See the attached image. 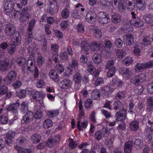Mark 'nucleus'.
<instances>
[{"mask_svg": "<svg viewBox=\"0 0 153 153\" xmlns=\"http://www.w3.org/2000/svg\"><path fill=\"white\" fill-rule=\"evenodd\" d=\"M90 48L92 51H97L101 48L103 47V45L101 43H97L95 41L91 42L90 44Z\"/></svg>", "mask_w": 153, "mask_h": 153, "instance_id": "2eb2a0df", "label": "nucleus"}, {"mask_svg": "<svg viewBox=\"0 0 153 153\" xmlns=\"http://www.w3.org/2000/svg\"><path fill=\"white\" fill-rule=\"evenodd\" d=\"M35 64V60H28L27 61V65L28 67V70L30 71H32L34 70L33 68Z\"/></svg>", "mask_w": 153, "mask_h": 153, "instance_id": "c85d7f7f", "label": "nucleus"}, {"mask_svg": "<svg viewBox=\"0 0 153 153\" xmlns=\"http://www.w3.org/2000/svg\"><path fill=\"white\" fill-rule=\"evenodd\" d=\"M134 91L136 94H140L143 91V88L141 85H138L135 87Z\"/></svg>", "mask_w": 153, "mask_h": 153, "instance_id": "bf43d9fd", "label": "nucleus"}, {"mask_svg": "<svg viewBox=\"0 0 153 153\" xmlns=\"http://www.w3.org/2000/svg\"><path fill=\"white\" fill-rule=\"evenodd\" d=\"M55 69L58 73H61L64 70L63 67L60 64H57L56 65Z\"/></svg>", "mask_w": 153, "mask_h": 153, "instance_id": "0e129e2a", "label": "nucleus"}, {"mask_svg": "<svg viewBox=\"0 0 153 153\" xmlns=\"http://www.w3.org/2000/svg\"><path fill=\"white\" fill-rule=\"evenodd\" d=\"M87 70L90 74H93L95 71L96 69L95 67L93 65L91 62H88L87 63Z\"/></svg>", "mask_w": 153, "mask_h": 153, "instance_id": "cd10ccee", "label": "nucleus"}, {"mask_svg": "<svg viewBox=\"0 0 153 153\" xmlns=\"http://www.w3.org/2000/svg\"><path fill=\"white\" fill-rule=\"evenodd\" d=\"M118 58L120 59L122 58L126 54L124 51L121 49H118L116 50Z\"/></svg>", "mask_w": 153, "mask_h": 153, "instance_id": "37998d69", "label": "nucleus"}, {"mask_svg": "<svg viewBox=\"0 0 153 153\" xmlns=\"http://www.w3.org/2000/svg\"><path fill=\"white\" fill-rule=\"evenodd\" d=\"M92 59L94 63L98 64L101 61V56L97 53H95L93 56Z\"/></svg>", "mask_w": 153, "mask_h": 153, "instance_id": "473e14b6", "label": "nucleus"}, {"mask_svg": "<svg viewBox=\"0 0 153 153\" xmlns=\"http://www.w3.org/2000/svg\"><path fill=\"white\" fill-rule=\"evenodd\" d=\"M43 116V113L39 109H38L36 111L35 114H34V117L36 119H40Z\"/></svg>", "mask_w": 153, "mask_h": 153, "instance_id": "49530a36", "label": "nucleus"}, {"mask_svg": "<svg viewBox=\"0 0 153 153\" xmlns=\"http://www.w3.org/2000/svg\"><path fill=\"white\" fill-rule=\"evenodd\" d=\"M134 20H132L128 23L127 26L126 25L121 28L122 33H127L130 31H132L134 30Z\"/></svg>", "mask_w": 153, "mask_h": 153, "instance_id": "9d476101", "label": "nucleus"}, {"mask_svg": "<svg viewBox=\"0 0 153 153\" xmlns=\"http://www.w3.org/2000/svg\"><path fill=\"white\" fill-rule=\"evenodd\" d=\"M81 45L82 49L85 52H86V54H88L87 52L89 50L90 48V45L86 41H83L81 43Z\"/></svg>", "mask_w": 153, "mask_h": 153, "instance_id": "412c9836", "label": "nucleus"}, {"mask_svg": "<svg viewBox=\"0 0 153 153\" xmlns=\"http://www.w3.org/2000/svg\"><path fill=\"white\" fill-rule=\"evenodd\" d=\"M21 111L25 113L28 109V103L26 101H24L22 102L21 104Z\"/></svg>", "mask_w": 153, "mask_h": 153, "instance_id": "58836bf2", "label": "nucleus"}, {"mask_svg": "<svg viewBox=\"0 0 153 153\" xmlns=\"http://www.w3.org/2000/svg\"><path fill=\"white\" fill-rule=\"evenodd\" d=\"M125 92L124 91H120L116 94L115 97L117 100H119L120 99L123 98L125 96Z\"/></svg>", "mask_w": 153, "mask_h": 153, "instance_id": "052dcab7", "label": "nucleus"}, {"mask_svg": "<svg viewBox=\"0 0 153 153\" xmlns=\"http://www.w3.org/2000/svg\"><path fill=\"white\" fill-rule=\"evenodd\" d=\"M133 142L130 141L125 143L124 146V151L125 153H130L132 149Z\"/></svg>", "mask_w": 153, "mask_h": 153, "instance_id": "6ab92c4d", "label": "nucleus"}, {"mask_svg": "<svg viewBox=\"0 0 153 153\" xmlns=\"http://www.w3.org/2000/svg\"><path fill=\"white\" fill-rule=\"evenodd\" d=\"M145 22L148 24L153 22V16L150 14H146L143 16Z\"/></svg>", "mask_w": 153, "mask_h": 153, "instance_id": "e433bc0d", "label": "nucleus"}, {"mask_svg": "<svg viewBox=\"0 0 153 153\" xmlns=\"http://www.w3.org/2000/svg\"><path fill=\"white\" fill-rule=\"evenodd\" d=\"M153 67V60L150 61L146 64L137 63L135 66L136 72H138L142 69L150 68Z\"/></svg>", "mask_w": 153, "mask_h": 153, "instance_id": "423d86ee", "label": "nucleus"}, {"mask_svg": "<svg viewBox=\"0 0 153 153\" xmlns=\"http://www.w3.org/2000/svg\"><path fill=\"white\" fill-rule=\"evenodd\" d=\"M27 35L25 38V43L26 44H28L31 42L33 40V36L32 31L27 32Z\"/></svg>", "mask_w": 153, "mask_h": 153, "instance_id": "a878e982", "label": "nucleus"}, {"mask_svg": "<svg viewBox=\"0 0 153 153\" xmlns=\"http://www.w3.org/2000/svg\"><path fill=\"white\" fill-rule=\"evenodd\" d=\"M13 10L12 2L9 1H7L4 4V13L7 15L10 16V14L12 15V12Z\"/></svg>", "mask_w": 153, "mask_h": 153, "instance_id": "9b49d317", "label": "nucleus"}, {"mask_svg": "<svg viewBox=\"0 0 153 153\" xmlns=\"http://www.w3.org/2000/svg\"><path fill=\"white\" fill-rule=\"evenodd\" d=\"M123 105L122 103L119 101H117L113 104L114 108L115 110H120L123 107Z\"/></svg>", "mask_w": 153, "mask_h": 153, "instance_id": "a19ab883", "label": "nucleus"}, {"mask_svg": "<svg viewBox=\"0 0 153 153\" xmlns=\"http://www.w3.org/2000/svg\"><path fill=\"white\" fill-rule=\"evenodd\" d=\"M91 95L92 98L95 100H98L100 97V92L97 90L93 91L91 93Z\"/></svg>", "mask_w": 153, "mask_h": 153, "instance_id": "f704fd0d", "label": "nucleus"}, {"mask_svg": "<svg viewBox=\"0 0 153 153\" xmlns=\"http://www.w3.org/2000/svg\"><path fill=\"white\" fill-rule=\"evenodd\" d=\"M113 85H117L118 86L121 87L123 84V82L117 77H114L112 80Z\"/></svg>", "mask_w": 153, "mask_h": 153, "instance_id": "bb28decb", "label": "nucleus"}, {"mask_svg": "<svg viewBox=\"0 0 153 153\" xmlns=\"http://www.w3.org/2000/svg\"><path fill=\"white\" fill-rule=\"evenodd\" d=\"M144 74L143 73L139 74L136 77V82L138 83L141 82L144 80Z\"/></svg>", "mask_w": 153, "mask_h": 153, "instance_id": "603ef678", "label": "nucleus"}, {"mask_svg": "<svg viewBox=\"0 0 153 153\" xmlns=\"http://www.w3.org/2000/svg\"><path fill=\"white\" fill-rule=\"evenodd\" d=\"M150 39L148 36H145L142 40V44L144 45H148L151 44Z\"/></svg>", "mask_w": 153, "mask_h": 153, "instance_id": "09e8293b", "label": "nucleus"}, {"mask_svg": "<svg viewBox=\"0 0 153 153\" xmlns=\"http://www.w3.org/2000/svg\"><path fill=\"white\" fill-rule=\"evenodd\" d=\"M78 121L77 123V126L78 128L80 130L82 129V128H85L87 126L88 124V122L86 120H85L83 122H80V120L78 119Z\"/></svg>", "mask_w": 153, "mask_h": 153, "instance_id": "4be33fe9", "label": "nucleus"}, {"mask_svg": "<svg viewBox=\"0 0 153 153\" xmlns=\"http://www.w3.org/2000/svg\"><path fill=\"white\" fill-rule=\"evenodd\" d=\"M147 90L148 93L150 94L153 93V82L149 84L147 87Z\"/></svg>", "mask_w": 153, "mask_h": 153, "instance_id": "774afa93", "label": "nucleus"}, {"mask_svg": "<svg viewBox=\"0 0 153 153\" xmlns=\"http://www.w3.org/2000/svg\"><path fill=\"white\" fill-rule=\"evenodd\" d=\"M36 21L34 19H32L30 21L29 23V26L27 30L28 32L32 31V30L33 29L34 27L35 23Z\"/></svg>", "mask_w": 153, "mask_h": 153, "instance_id": "4d7b16f0", "label": "nucleus"}, {"mask_svg": "<svg viewBox=\"0 0 153 153\" xmlns=\"http://www.w3.org/2000/svg\"><path fill=\"white\" fill-rule=\"evenodd\" d=\"M114 62L113 60L108 62L106 65V69H109V71L107 73L108 77H111L114 74L116 71L115 68L114 67Z\"/></svg>", "mask_w": 153, "mask_h": 153, "instance_id": "7ed1b4c3", "label": "nucleus"}, {"mask_svg": "<svg viewBox=\"0 0 153 153\" xmlns=\"http://www.w3.org/2000/svg\"><path fill=\"white\" fill-rule=\"evenodd\" d=\"M5 142L8 145H9L10 143H11L10 140V142L9 143V141L7 140H6L5 141L2 139H0V150H1L5 147Z\"/></svg>", "mask_w": 153, "mask_h": 153, "instance_id": "3c124183", "label": "nucleus"}, {"mask_svg": "<svg viewBox=\"0 0 153 153\" xmlns=\"http://www.w3.org/2000/svg\"><path fill=\"white\" fill-rule=\"evenodd\" d=\"M51 78L55 80L57 79L58 75L57 73L54 70L50 71L49 73Z\"/></svg>", "mask_w": 153, "mask_h": 153, "instance_id": "4c0bfd02", "label": "nucleus"}, {"mask_svg": "<svg viewBox=\"0 0 153 153\" xmlns=\"http://www.w3.org/2000/svg\"><path fill=\"white\" fill-rule=\"evenodd\" d=\"M32 9L31 6H27L24 8L21 13V16L19 19V21L22 23H24L27 21L30 16L29 12Z\"/></svg>", "mask_w": 153, "mask_h": 153, "instance_id": "f257e3e1", "label": "nucleus"}, {"mask_svg": "<svg viewBox=\"0 0 153 153\" xmlns=\"http://www.w3.org/2000/svg\"><path fill=\"white\" fill-rule=\"evenodd\" d=\"M28 49L30 52H36L38 49V46L36 44L32 43L29 45Z\"/></svg>", "mask_w": 153, "mask_h": 153, "instance_id": "5fc2aeb1", "label": "nucleus"}, {"mask_svg": "<svg viewBox=\"0 0 153 153\" xmlns=\"http://www.w3.org/2000/svg\"><path fill=\"white\" fill-rule=\"evenodd\" d=\"M16 95L20 98H23L26 95V90H21L16 92Z\"/></svg>", "mask_w": 153, "mask_h": 153, "instance_id": "a18cd8bd", "label": "nucleus"}, {"mask_svg": "<svg viewBox=\"0 0 153 153\" xmlns=\"http://www.w3.org/2000/svg\"><path fill=\"white\" fill-rule=\"evenodd\" d=\"M114 44L117 47L120 48L122 46L123 42L120 38H117L116 39Z\"/></svg>", "mask_w": 153, "mask_h": 153, "instance_id": "338daca9", "label": "nucleus"}, {"mask_svg": "<svg viewBox=\"0 0 153 153\" xmlns=\"http://www.w3.org/2000/svg\"><path fill=\"white\" fill-rule=\"evenodd\" d=\"M71 84V81L69 79H66L61 82L60 86L62 88L66 89L70 87Z\"/></svg>", "mask_w": 153, "mask_h": 153, "instance_id": "f3484780", "label": "nucleus"}, {"mask_svg": "<svg viewBox=\"0 0 153 153\" xmlns=\"http://www.w3.org/2000/svg\"><path fill=\"white\" fill-rule=\"evenodd\" d=\"M126 110L125 109L117 112L115 115L117 120V121H122L124 120L126 116Z\"/></svg>", "mask_w": 153, "mask_h": 153, "instance_id": "ddd939ff", "label": "nucleus"}, {"mask_svg": "<svg viewBox=\"0 0 153 153\" xmlns=\"http://www.w3.org/2000/svg\"><path fill=\"white\" fill-rule=\"evenodd\" d=\"M104 82V80L103 78L99 77L95 81L94 85L96 86H99L103 83Z\"/></svg>", "mask_w": 153, "mask_h": 153, "instance_id": "6e6d98bb", "label": "nucleus"}, {"mask_svg": "<svg viewBox=\"0 0 153 153\" xmlns=\"http://www.w3.org/2000/svg\"><path fill=\"white\" fill-rule=\"evenodd\" d=\"M70 15V10L67 8L63 9L62 11L61 16L63 19H66L68 18Z\"/></svg>", "mask_w": 153, "mask_h": 153, "instance_id": "5701e85b", "label": "nucleus"}, {"mask_svg": "<svg viewBox=\"0 0 153 153\" xmlns=\"http://www.w3.org/2000/svg\"><path fill=\"white\" fill-rule=\"evenodd\" d=\"M34 118V114L32 111H28L23 116V120L24 123H29L32 122Z\"/></svg>", "mask_w": 153, "mask_h": 153, "instance_id": "f8f14e48", "label": "nucleus"}, {"mask_svg": "<svg viewBox=\"0 0 153 153\" xmlns=\"http://www.w3.org/2000/svg\"><path fill=\"white\" fill-rule=\"evenodd\" d=\"M110 87L106 86L101 88L102 95L104 98H107L109 96V92L111 90Z\"/></svg>", "mask_w": 153, "mask_h": 153, "instance_id": "a211bd4d", "label": "nucleus"}, {"mask_svg": "<svg viewBox=\"0 0 153 153\" xmlns=\"http://www.w3.org/2000/svg\"><path fill=\"white\" fill-rule=\"evenodd\" d=\"M8 49V53L10 54H13L16 50V45H11L10 47H9Z\"/></svg>", "mask_w": 153, "mask_h": 153, "instance_id": "8fccbe9b", "label": "nucleus"}, {"mask_svg": "<svg viewBox=\"0 0 153 153\" xmlns=\"http://www.w3.org/2000/svg\"><path fill=\"white\" fill-rule=\"evenodd\" d=\"M97 17V15L94 12L90 11L87 14L86 20L89 23H93L96 21Z\"/></svg>", "mask_w": 153, "mask_h": 153, "instance_id": "6e6552de", "label": "nucleus"}, {"mask_svg": "<svg viewBox=\"0 0 153 153\" xmlns=\"http://www.w3.org/2000/svg\"><path fill=\"white\" fill-rule=\"evenodd\" d=\"M136 5L139 9L143 10L145 8V5L144 0H136Z\"/></svg>", "mask_w": 153, "mask_h": 153, "instance_id": "c756f323", "label": "nucleus"}, {"mask_svg": "<svg viewBox=\"0 0 153 153\" xmlns=\"http://www.w3.org/2000/svg\"><path fill=\"white\" fill-rule=\"evenodd\" d=\"M41 137L39 134H33L31 137V140L33 143H36L39 142Z\"/></svg>", "mask_w": 153, "mask_h": 153, "instance_id": "393cba45", "label": "nucleus"}, {"mask_svg": "<svg viewBox=\"0 0 153 153\" xmlns=\"http://www.w3.org/2000/svg\"><path fill=\"white\" fill-rule=\"evenodd\" d=\"M16 72L15 71H11L7 74L4 81L7 84H10L16 79Z\"/></svg>", "mask_w": 153, "mask_h": 153, "instance_id": "39448f33", "label": "nucleus"}, {"mask_svg": "<svg viewBox=\"0 0 153 153\" xmlns=\"http://www.w3.org/2000/svg\"><path fill=\"white\" fill-rule=\"evenodd\" d=\"M36 86L38 88H42L44 87L45 82L43 81L38 79L36 83Z\"/></svg>", "mask_w": 153, "mask_h": 153, "instance_id": "69168bd1", "label": "nucleus"}, {"mask_svg": "<svg viewBox=\"0 0 153 153\" xmlns=\"http://www.w3.org/2000/svg\"><path fill=\"white\" fill-rule=\"evenodd\" d=\"M56 144L54 143L53 139L52 138H49L46 143V145L50 148L52 147Z\"/></svg>", "mask_w": 153, "mask_h": 153, "instance_id": "680f3d73", "label": "nucleus"}, {"mask_svg": "<svg viewBox=\"0 0 153 153\" xmlns=\"http://www.w3.org/2000/svg\"><path fill=\"white\" fill-rule=\"evenodd\" d=\"M17 62V64L19 66H23L25 64L26 60L24 58L20 57L18 58Z\"/></svg>", "mask_w": 153, "mask_h": 153, "instance_id": "79ce46f5", "label": "nucleus"}, {"mask_svg": "<svg viewBox=\"0 0 153 153\" xmlns=\"http://www.w3.org/2000/svg\"><path fill=\"white\" fill-rule=\"evenodd\" d=\"M120 16L117 14H114L112 16V20L113 22L115 23H120L121 22Z\"/></svg>", "mask_w": 153, "mask_h": 153, "instance_id": "c03bdc74", "label": "nucleus"}, {"mask_svg": "<svg viewBox=\"0 0 153 153\" xmlns=\"http://www.w3.org/2000/svg\"><path fill=\"white\" fill-rule=\"evenodd\" d=\"M143 141L140 139H136L134 140V148L136 149H141L143 146Z\"/></svg>", "mask_w": 153, "mask_h": 153, "instance_id": "b1692460", "label": "nucleus"}, {"mask_svg": "<svg viewBox=\"0 0 153 153\" xmlns=\"http://www.w3.org/2000/svg\"><path fill=\"white\" fill-rule=\"evenodd\" d=\"M82 79L81 76L79 73H76L74 75L73 79L76 83H81Z\"/></svg>", "mask_w": 153, "mask_h": 153, "instance_id": "2f4dec72", "label": "nucleus"}, {"mask_svg": "<svg viewBox=\"0 0 153 153\" xmlns=\"http://www.w3.org/2000/svg\"><path fill=\"white\" fill-rule=\"evenodd\" d=\"M120 73L122 74L125 75V77L128 79L131 77L133 73L131 71L128 70L126 68H123L120 71Z\"/></svg>", "mask_w": 153, "mask_h": 153, "instance_id": "aec40b11", "label": "nucleus"}, {"mask_svg": "<svg viewBox=\"0 0 153 153\" xmlns=\"http://www.w3.org/2000/svg\"><path fill=\"white\" fill-rule=\"evenodd\" d=\"M11 37L12 42L14 45H19L21 43V39L19 33H16L14 34Z\"/></svg>", "mask_w": 153, "mask_h": 153, "instance_id": "4468645a", "label": "nucleus"}, {"mask_svg": "<svg viewBox=\"0 0 153 153\" xmlns=\"http://www.w3.org/2000/svg\"><path fill=\"white\" fill-rule=\"evenodd\" d=\"M88 145L87 143H84L78 146L79 149L84 148L83 150L80 153H88L89 151L88 149H85Z\"/></svg>", "mask_w": 153, "mask_h": 153, "instance_id": "ea45409f", "label": "nucleus"}, {"mask_svg": "<svg viewBox=\"0 0 153 153\" xmlns=\"http://www.w3.org/2000/svg\"><path fill=\"white\" fill-rule=\"evenodd\" d=\"M94 35L96 37H100L102 35L101 30L97 28L94 29L93 30Z\"/></svg>", "mask_w": 153, "mask_h": 153, "instance_id": "e2e57ef3", "label": "nucleus"}, {"mask_svg": "<svg viewBox=\"0 0 153 153\" xmlns=\"http://www.w3.org/2000/svg\"><path fill=\"white\" fill-rule=\"evenodd\" d=\"M110 133V131L107 128H103L102 131L100 130L96 131L94 134V137L97 140L99 141L102 137H107Z\"/></svg>", "mask_w": 153, "mask_h": 153, "instance_id": "f03ea898", "label": "nucleus"}, {"mask_svg": "<svg viewBox=\"0 0 153 153\" xmlns=\"http://www.w3.org/2000/svg\"><path fill=\"white\" fill-rule=\"evenodd\" d=\"M133 36L131 34H126L123 36V41L127 45H130L133 43Z\"/></svg>", "mask_w": 153, "mask_h": 153, "instance_id": "dca6fc26", "label": "nucleus"}, {"mask_svg": "<svg viewBox=\"0 0 153 153\" xmlns=\"http://www.w3.org/2000/svg\"><path fill=\"white\" fill-rule=\"evenodd\" d=\"M45 93L43 91H37L33 94V97L34 99L40 98V100H36V102L37 104H39L40 106H42L44 105L43 99L45 98Z\"/></svg>", "mask_w": 153, "mask_h": 153, "instance_id": "20e7f679", "label": "nucleus"}, {"mask_svg": "<svg viewBox=\"0 0 153 153\" xmlns=\"http://www.w3.org/2000/svg\"><path fill=\"white\" fill-rule=\"evenodd\" d=\"M5 32L7 35L10 36L17 33L16 31V28L14 26L10 23L6 25L5 29Z\"/></svg>", "mask_w": 153, "mask_h": 153, "instance_id": "0eeeda50", "label": "nucleus"}, {"mask_svg": "<svg viewBox=\"0 0 153 153\" xmlns=\"http://www.w3.org/2000/svg\"><path fill=\"white\" fill-rule=\"evenodd\" d=\"M59 113L58 110H51L47 112V115L49 117H53L57 116Z\"/></svg>", "mask_w": 153, "mask_h": 153, "instance_id": "72a5a7b5", "label": "nucleus"}, {"mask_svg": "<svg viewBox=\"0 0 153 153\" xmlns=\"http://www.w3.org/2000/svg\"><path fill=\"white\" fill-rule=\"evenodd\" d=\"M76 27L77 31L79 33H83L84 32V27L82 23H79L76 26Z\"/></svg>", "mask_w": 153, "mask_h": 153, "instance_id": "de8ad7c7", "label": "nucleus"}, {"mask_svg": "<svg viewBox=\"0 0 153 153\" xmlns=\"http://www.w3.org/2000/svg\"><path fill=\"white\" fill-rule=\"evenodd\" d=\"M15 133L12 130H10L6 134V137L9 140L13 139L15 137Z\"/></svg>", "mask_w": 153, "mask_h": 153, "instance_id": "864d4df0", "label": "nucleus"}, {"mask_svg": "<svg viewBox=\"0 0 153 153\" xmlns=\"http://www.w3.org/2000/svg\"><path fill=\"white\" fill-rule=\"evenodd\" d=\"M45 60V58L42 56L38 57L37 60V65L39 66H41L44 63Z\"/></svg>", "mask_w": 153, "mask_h": 153, "instance_id": "13d9d810", "label": "nucleus"}, {"mask_svg": "<svg viewBox=\"0 0 153 153\" xmlns=\"http://www.w3.org/2000/svg\"><path fill=\"white\" fill-rule=\"evenodd\" d=\"M53 125L51 120L47 119L45 120L43 123V126L44 128H48L51 127Z\"/></svg>", "mask_w": 153, "mask_h": 153, "instance_id": "c9c22d12", "label": "nucleus"}, {"mask_svg": "<svg viewBox=\"0 0 153 153\" xmlns=\"http://www.w3.org/2000/svg\"><path fill=\"white\" fill-rule=\"evenodd\" d=\"M133 60L130 56H127L122 60V63L123 65L126 66H128L133 62Z\"/></svg>", "mask_w": 153, "mask_h": 153, "instance_id": "7c9ffc66", "label": "nucleus"}, {"mask_svg": "<svg viewBox=\"0 0 153 153\" xmlns=\"http://www.w3.org/2000/svg\"><path fill=\"white\" fill-rule=\"evenodd\" d=\"M10 61L9 59H5L2 60H0V68L3 71H5L10 69Z\"/></svg>", "mask_w": 153, "mask_h": 153, "instance_id": "1a4fd4ad", "label": "nucleus"}]
</instances>
